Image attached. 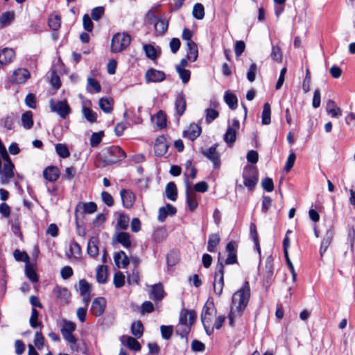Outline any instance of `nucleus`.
Returning a JSON list of instances; mask_svg holds the SVG:
<instances>
[{"label": "nucleus", "instance_id": "obj_18", "mask_svg": "<svg viewBox=\"0 0 355 355\" xmlns=\"http://www.w3.org/2000/svg\"><path fill=\"white\" fill-rule=\"evenodd\" d=\"M236 248L237 245L234 241H230L226 246V250L228 252L225 260L226 264H233L236 262Z\"/></svg>", "mask_w": 355, "mask_h": 355}, {"label": "nucleus", "instance_id": "obj_53", "mask_svg": "<svg viewBox=\"0 0 355 355\" xmlns=\"http://www.w3.org/2000/svg\"><path fill=\"white\" fill-rule=\"evenodd\" d=\"M125 282V275L121 272H116L114 277V284L116 287L120 288L123 286Z\"/></svg>", "mask_w": 355, "mask_h": 355}, {"label": "nucleus", "instance_id": "obj_27", "mask_svg": "<svg viewBox=\"0 0 355 355\" xmlns=\"http://www.w3.org/2000/svg\"><path fill=\"white\" fill-rule=\"evenodd\" d=\"M155 32L157 35H163L168 28V21L163 18H159L154 24Z\"/></svg>", "mask_w": 355, "mask_h": 355}, {"label": "nucleus", "instance_id": "obj_40", "mask_svg": "<svg viewBox=\"0 0 355 355\" xmlns=\"http://www.w3.org/2000/svg\"><path fill=\"white\" fill-rule=\"evenodd\" d=\"M83 114L85 118L90 123H94L96 121L97 114L95 112L87 107L85 106L83 107L82 109Z\"/></svg>", "mask_w": 355, "mask_h": 355}, {"label": "nucleus", "instance_id": "obj_25", "mask_svg": "<svg viewBox=\"0 0 355 355\" xmlns=\"http://www.w3.org/2000/svg\"><path fill=\"white\" fill-rule=\"evenodd\" d=\"M215 317V314H208L207 315H201V321L203 324L204 329L207 335L210 336L214 331V327L211 326V322Z\"/></svg>", "mask_w": 355, "mask_h": 355}, {"label": "nucleus", "instance_id": "obj_26", "mask_svg": "<svg viewBox=\"0 0 355 355\" xmlns=\"http://www.w3.org/2000/svg\"><path fill=\"white\" fill-rule=\"evenodd\" d=\"M218 103L216 101H214V102H211V106L212 107L206 109V110H205L206 121L207 123H211L212 121H214L218 116V115H219L218 112L215 110V108L216 107H218Z\"/></svg>", "mask_w": 355, "mask_h": 355}, {"label": "nucleus", "instance_id": "obj_48", "mask_svg": "<svg viewBox=\"0 0 355 355\" xmlns=\"http://www.w3.org/2000/svg\"><path fill=\"white\" fill-rule=\"evenodd\" d=\"M38 311L35 309V308H33L31 310V315L29 320V322L31 327L34 329L37 328L38 326L41 324V323L38 322Z\"/></svg>", "mask_w": 355, "mask_h": 355}, {"label": "nucleus", "instance_id": "obj_33", "mask_svg": "<svg viewBox=\"0 0 355 355\" xmlns=\"http://www.w3.org/2000/svg\"><path fill=\"white\" fill-rule=\"evenodd\" d=\"M49 26L53 30L57 31L61 25V17L58 14H51L49 17Z\"/></svg>", "mask_w": 355, "mask_h": 355}, {"label": "nucleus", "instance_id": "obj_2", "mask_svg": "<svg viewBox=\"0 0 355 355\" xmlns=\"http://www.w3.org/2000/svg\"><path fill=\"white\" fill-rule=\"evenodd\" d=\"M14 167L6 148L0 141V178L3 184L8 183L13 178Z\"/></svg>", "mask_w": 355, "mask_h": 355}, {"label": "nucleus", "instance_id": "obj_6", "mask_svg": "<svg viewBox=\"0 0 355 355\" xmlns=\"http://www.w3.org/2000/svg\"><path fill=\"white\" fill-rule=\"evenodd\" d=\"M49 106L51 112L58 114L62 119H65L71 113V108L66 100L55 101L51 99Z\"/></svg>", "mask_w": 355, "mask_h": 355}, {"label": "nucleus", "instance_id": "obj_60", "mask_svg": "<svg viewBox=\"0 0 355 355\" xmlns=\"http://www.w3.org/2000/svg\"><path fill=\"white\" fill-rule=\"evenodd\" d=\"M191 347L193 352H204L205 349V344L198 340H193L191 342Z\"/></svg>", "mask_w": 355, "mask_h": 355}, {"label": "nucleus", "instance_id": "obj_54", "mask_svg": "<svg viewBox=\"0 0 355 355\" xmlns=\"http://www.w3.org/2000/svg\"><path fill=\"white\" fill-rule=\"evenodd\" d=\"M103 135L102 132L93 133L90 138V145L92 147L97 146L101 141Z\"/></svg>", "mask_w": 355, "mask_h": 355}, {"label": "nucleus", "instance_id": "obj_3", "mask_svg": "<svg viewBox=\"0 0 355 355\" xmlns=\"http://www.w3.org/2000/svg\"><path fill=\"white\" fill-rule=\"evenodd\" d=\"M196 318V313L195 311L187 309L181 311L177 331H180V334L182 338L186 337L189 334Z\"/></svg>", "mask_w": 355, "mask_h": 355}, {"label": "nucleus", "instance_id": "obj_21", "mask_svg": "<svg viewBox=\"0 0 355 355\" xmlns=\"http://www.w3.org/2000/svg\"><path fill=\"white\" fill-rule=\"evenodd\" d=\"M223 275H224V266L222 263H220L217 266V270L215 273L214 281V288H222L224 286L223 282Z\"/></svg>", "mask_w": 355, "mask_h": 355}, {"label": "nucleus", "instance_id": "obj_8", "mask_svg": "<svg viewBox=\"0 0 355 355\" xmlns=\"http://www.w3.org/2000/svg\"><path fill=\"white\" fill-rule=\"evenodd\" d=\"M240 123L237 119H233L232 125H230L225 134L224 135V140L227 144H232L236 139V132L239 129Z\"/></svg>", "mask_w": 355, "mask_h": 355}, {"label": "nucleus", "instance_id": "obj_39", "mask_svg": "<svg viewBox=\"0 0 355 355\" xmlns=\"http://www.w3.org/2000/svg\"><path fill=\"white\" fill-rule=\"evenodd\" d=\"M153 120L156 124V125L159 128L162 129L166 127V114L162 112L159 111L153 118Z\"/></svg>", "mask_w": 355, "mask_h": 355}, {"label": "nucleus", "instance_id": "obj_9", "mask_svg": "<svg viewBox=\"0 0 355 355\" xmlns=\"http://www.w3.org/2000/svg\"><path fill=\"white\" fill-rule=\"evenodd\" d=\"M30 72L27 69L19 68L13 71L11 80L17 84H22L30 78Z\"/></svg>", "mask_w": 355, "mask_h": 355}, {"label": "nucleus", "instance_id": "obj_34", "mask_svg": "<svg viewBox=\"0 0 355 355\" xmlns=\"http://www.w3.org/2000/svg\"><path fill=\"white\" fill-rule=\"evenodd\" d=\"M80 254L81 249L80 245L76 242H72L69 245V251L67 252V256L69 258H78L80 256Z\"/></svg>", "mask_w": 355, "mask_h": 355}, {"label": "nucleus", "instance_id": "obj_50", "mask_svg": "<svg viewBox=\"0 0 355 355\" xmlns=\"http://www.w3.org/2000/svg\"><path fill=\"white\" fill-rule=\"evenodd\" d=\"M76 325L74 322L64 320L62 321V327L61 332H73L76 330Z\"/></svg>", "mask_w": 355, "mask_h": 355}, {"label": "nucleus", "instance_id": "obj_45", "mask_svg": "<svg viewBox=\"0 0 355 355\" xmlns=\"http://www.w3.org/2000/svg\"><path fill=\"white\" fill-rule=\"evenodd\" d=\"M55 150L58 155L62 158H67L70 155V153L67 146L62 144L55 145Z\"/></svg>", "mask_w": 355, "mask_h": 355}, {"label": "nucleus", "instance_id": "obj_41", "mask_svg": "<svg viewBox=\"0 0 355 355\" xmlns=\"http://www.w3.org/2000/svg\"><path fill=\"white\" fill-rule=\"evenodd\" d=\"M193 16L197 19H202L205 17V8L202 4L196 3L193 8Z\"/></svg>", "mask_w": 355, "mask_h": 355}, {"label": "nucleus", "instance_id": "obj_13", "mask_svg": "<svg viewBox=\"0 0 355 355\" xmlns=\"http://www.w3.org/2000/svg\"><path fill=\"white\" fill-rule=\"evenodd\" d=\"M145 78L147 83L161 82L164 80L165 74L162 71L150 69L146 71Z\"/></svg>", "mask_w": 355, "mask_h": 355}, {"label": "nucleus", "instance_id": "obj_22", "mask_svg": "<svg viewBox=\"0 0 355 355\" xmlns=\"http://www.w3.org/2000/svg\"><path fill=\"white\" fill-rule=\"evenodd\" d=\"M114 263L119 268H125L130 263V259L123 251L116 253L114 256Z\"/></svg>", "mask_w": 355, "mask_h": 355}, {"label": "nucleus", "instance_id": "obj_63", "mask_svg": "<svg viewBox=\"0 0 355 355\" xmlns=\"http://www.w3.org/2000/svg\"><path fill=\"white\" fill-rule=\"evenodd\" d=\"M272 205V199L269 196H263L262 198L261 210L263 213H266Z\"/></svg>", "mask_w": 355, "mask_h": 355}, {"label": "nucleus", "instance_id": "obj_28", "mask_svg": "<svg viewBox=\"0 0 355 355\" xmlns=\"http://www.w3.org/2000/svg\"><path fill=\"white\" fill-rule=\"evenodd\" d=\"M166 196L171 201H175L177 199V187L174 182H171L167 184L165 189Z\"/></svg>", "mask_w": 355, "mask_h": 355}, {"label": "nucleus", "instance_id": "obj_35", "mask_svg": "<svg viewBox=\"0 0 355 355\" xmlns=\"http://www.w3.org/2000/svg\"><path fill=\"white\" fill-rule=\"evenodd\" d=\"M220 240L219 236L216 234L209 235L207 243V250L210 252H214L216 247L220 243Z\"/></svg>", "mask_w": 355, "mask_h": 355}, {"label": "nucleus", "instance_id": "obj_46", "mask_svg": "<svg viewBox=\"0 0 355 355\" xmlns=\"http://www.w3.org/2000/svg\"><path fill=\"white\" fill-rule=\"evenodd\" d=\"M270 57L274 61L277 62H282V53L281 49L278 46H272Z\"/></svg>", "mask_w": 355, "mask_h": 355}, {"label": "nucleus", "instance_id": "obj_58", "mask_svg": "<svg viewBox=\"0 0 355 355\" xmlns=\"http://www.w3.org/2000/svg\"><path fill=\"white\" fill-rule=\"evenodd\" d=\"M261 186L263 189L268 192H271L274 189L273 181L270 178H266L261 182Z\"/></svg>", "mask_w": 355, "mask_h": 355}, {"label": "nucleus", "instance_id": "obj_42", "mask_svg": "<svg viewBox=\"0 0 355 355\" xmlns=\"http://www.w3.org/2000/svg\"><path fill=\"white\" fill-rule=\"evenodd\" d=\"M63 338L71 344V349L72 350H78L76 346L77 339L73 335V332H61Z\"/></svg>", "mask_w": 355, "mask_h": 355}, {"label": "nucleus", "instance_id": "obj_14", "mask_svg": "<svg viewBox=\"0 0 355 355\" xmlns=\"http://www.w3.org/2000/svg\"><path fill=\"white\" fill-rule=\"evenodd\" d=\"M187 188V202L191 211H193L198 206L197 196L194 191H191V184L185 181Z\"/></svg>", "mask_w": 355, "mask_h": 355}, {"label": "nucleus", "instance_id": "obj_29", "mask_svg": "<svg viewBox=\"0 0 355 355\" xmlns=\"http://www.w3.org/2000/svg\"><path fill=\"white\" fill-rule=\"evenodd\" d=\"M98 239L97 237H92L87 245V252L91 257H95L98 253Z\"/></svg>", "mask_w": 355, "mask_h": 355}, {"label": "nucleus", "instance_id": "obj_64", "mask_svg": "<svg viewBox=\"0 0 355 355\" xmlns=\"http://www.w3.org/2000/svg\"><path fill=\"white\" fill-rule=\"evenodd\" d=\"M87 85L88 87H92L96 93L100 92L101 90V87L99 83L94 78H89L87 79Z\"/></svg>", "mask_w": 355, "mask_h": 355}, {"label": "nucleus", "instance_id": "obj_11", "mask_svg": "<svg viewBox=\"0 0 355 355\" xmlns=\"http://www.w3.org/2000/svg\"><path fill=\"white\" fill-rule=\"evenodd\" d=\"M15 53L13 49L4 48L0 51V66H5L13 61Z\"/></svg>", "mask_w": 355, "mask_h": 355}, {"label": "nucleus", "instance_id": "obj_23", "mask_svg": "<svg viewBox=\"0 0 355 355\" xmlns=\"http://www.w3.org/2000/svg\"><path fill=\"white\" fill-rule=\"evenodd\" d=\"M122 343L126 345L129 349L134 351H139L141 349V345L134 338L131 336H123L121 339Z\"/></svg>", "mask_w": 355, "mask_h": 355}, {"label": "nucleus", "instance_id": "obj_38", "mask_svg": "<svg viewBox=\"0 0 355 355\" xmlns=\"http://www.w3.org/2000/svg\"><path fill=\"white\" fill-rule=\"evenodd\" d=\"M21 122L23 126L26 129H30L33 125V113L31 111H27L21 116Z\"/></svg>", "mask_w": 355, "mask_h": 355}, {"label": "nucleus", "instance_id": "obj_5", "mask_svg": "<svg viewBox=\"0 0 355 355\" xmlns=\"http://www.w3.org/2000/svg\"><path fill=\"white\" fill-rule=\"evenodd\" d=\"M130 37L125 33L115 34L111 42V51L119 53L126 49L130 43Z\"/></svg>", "mask_w": 355, "mask_h": 355}, {"label": "nucleus", "instance_id": "obj_31", "mask_svg": "<svg viewBox=\"0 0 355 355\" xmlns=\"http://www.w3.org/2000/svg\"><path fill=\"white\" fill-rule=\"evenodd\" d=\"M175 108L178 115L184 114L186 109V101L182 94H178L175 100Z\"/></svg>", "mask_w": 355, "mask_h": 355}, {"label": "nucleus", "instance_id": "obj_59", "mask_svg": "<svg viewBox=\"0 0 355 355\" xmlns=\"http://www.w3.org/2000/svg\"><path fill=\"white\" fill-rule=\"evenodd\" d=\"M295 158H296L295 154L293 152H291L286 160V165L284 167V170L286 172H289L291 171V169L292 168V167L293 166L295 161Z\"/></svg>", "mask_w": 355, "mask_h": 355}, {"label": "nucleus", "instance_id": "obj_24", "mask_svg": "<svg viewBox=\"0 0 355 355\" xmlns=\"http://www.w3.org/2000/svg\"><path fill=\"white\" fill-rule=\"evenodd\" d=\"M187 57L191 62H194L197 60L198 55V51L196 44L194 42H189L187 43Z\"/></svg>", "mask_w": 355, "mask_h": 355}, {"label": "nucleus", "instance_id": "obj_56", "mask_svg": "<svg viewBox=\"0 0 355 355\" xmlns=\"http://www.w3.org/2000/svg\"><path fill=\"white\" fill-rule=\"evenodd\" d=\"M129 224V218L125 215H120L118 221H117V225L121 229V230H126L128 227Z\"/></svg>", "mask_w": 355, "mask_h": 355}, {"label": "nucleus", "instance_id": "obj_15", "mask_svg": "<svg viewBox=\"0 0 355 355\" xmlns=\"http://www.w3.org/2000/svg\"><path fill=\"white\" fill-rule=\"evenodd\" d=\"M121 198L124 207H132L135 201V196L132 191L128 189H122L120 192Z\"/></svg>", "mask_w": 355, "mask_h": 355}, {"label": "nucleus", "instance_id": "obj_30", "mask_svg": "<svg viewBox=\"0 0 355 355\" xmlns=\"http://www.w3.org/2000/svg\"><path fill=\"white\" fill-rule=\"evenodd\" d=\"M113 99L103 97L99 100V107L105 113H110L112 110Z\"/></svg>", "mask_w": 355, "mask_h": 355}, {"label": "nucleus", "instance_id": "obj_55", "mask_svg": "<svg viewBox=\"0 0 355 355\" xmlns=\"http://www.w3.org/2000/svg\"><path fill=\"white\" fill-rule=\"evenodd\" d=\"M165 295L164 290H150L149 297L152 300H161Z\"/></svg>", "mask_w": 355, "mask_h": 355}, {"label": "nucleus", "instance_id": "obj_4", "mask_svg": "<svg viewBox=\"0 0 355 355\" xmlns=\"http://www.w3.org/2000/svg\"><path fill=\"white\" fill-rule=\"evenodd\" d=\"M102 155L106 165L116 163L126 157L125 153L118 146H113L105 150Z\"/></svg>", "mask_w": 355, "mask_h": 355}, {"label": "nucleus", "instance_id": "obj_61", "mask_svg": "<svg viewBox=\"0 0 355 355\" xmlns=\"http://www.w3.org/2000/svg\"><path fill=\"white\" fill-rule=\"evenodd\" d=\"M245 44L243 41H237L234 45V52L236 57H239L245 51Z\"/></svg>", "mask_w": 355, "mask_h": 355}, {"label": "nucleus", "instance_id": "obj_20", "mask_svg": "<svg viewBox=\"0 0 355 355\" xmlns=\"http://www.w3.org/2000/svg\"><path fill=\"white\" fill-rule=\"evenodd\" d=\"M201 133V128L196 124H191L188 128L184 131V136L190 140H195Z\"/></svg>", "mask_w": 355, "mask_h": 355}, {"label": "nucleus", "instance_id": "obj_16", "mask_svg": "<svg viewBox=\"0 0 355 355\" xmlns=\"http://www.w3.org/2000/svg\"><path fill=\"white\" fill-rule=\"evenodd\" d=\"M203 155L212 162L214 166L218 168L220 165L219 154L216 151V146H214L202 151Z\"/></svg>", "mask_w": 355, "mask_h": 355}, {"label": "nucleus", "instance_id": "obj_32", "mask_svg": "<svg viewBox=\"0 0 355 355\" xmlns=\"http://www.w3.org/2000/svg\"><path fill=\"white\" fill-rule=\"evenodd\" d=\"M224 99L230 109L234 110L237 107L238 99L234 94L230 92H226L224 96Z\"/></svg>", "mask_w": 355, "mask_h": 355}, {"label": "nucleus", "instance_id": "obj_49", "mask_svg": "<svg viewBox=\"0 0 355 355\" xmlns=\"http://www.w3.org/2000/svg\"><path fill=\"white\" fill-rule=\"evenodd\" d=\"M176 71L184 83H186L189 80L191 76L190 71L182 68L181 67H176Z\"/></svg>", "mask_w": 355, "mask_h": 355}, {"label": "nucleus", "instance_id": "obj_10", "mask_svg": "<svg viewBox=\"0 0 355 355\" xmlns=\"http://www.w3.org/2000/svg\"><path fill=\"white\" fill-rule=\"evenodd\" d=\"M96 210L97 206L96 203L93 202H80L76 207V213H80L82 215L91 214L96 212Z\"/></svg>", "mask_w": 355, "mask_h": 355}, {"label": "nucleus", "instance_id": "obj_52", "mask_svg": "<svg viewBox=\"0 0 355 355\" xmlns=\"http://www.w3.org/2000/svg\"><path fill=\"white\" fill-rule=\"evenodd\" d=\"M14 257L17 261L28 263L29 257L25 252H21L19 250H15L14 252Z\"/></svg>", "mask_w": 355, "mask_h": 355}, {"label": "nucleus", "instance_id": "obj_62", "mask_svg": "<svg viewBox=\"0 0 355 355\" xmlns=\"http://www.w3.org/2000/svg\"><path fill=\"white\" fill-rule=\"evenodd\" d=\"M44 338L41 331H37L35 335L34 344L37 349H41L44 345Z\"/></svg>", "mask_w": 355, "mask_h": 355}, {"label": "nucleus", "instance_id": "obj_37", "mask_svg": "<svg viewBox=\"0 0 355 355\" xmlns=\"http://www.w3.org/2000/svg\"><path fill=\"white\" fill-rule=\"evenodd\" d=\"M116 241L123 247L128 248L131 245L130 234L127 232H120L116 234Z\"/></svg>", "mask_w": 355, "mask_h": 355}, {"label": "nucleus", "instance_id": "obj_19", "mask_svg": "<svg viewBox=\"0 0 355 355\" xmlns=\"http://www.w3.org/2000/svg\"><path fill=\"white\" fill-rule=\"evenodd\" d=\"M43 177L49 182H55L60 177V170L56 166H48L43 171Z\"/></svg>", "mask_w": 355, "mask_h": 355}, {"label": "nucleus", "instance_id": "obj_43", "mask_svg": "<svg viewBox=\"0 0 355 355\" xmlns=\"http://www.w3.org/2000/svg\"><path fill=\"white\" fill-rule=\"evenodd\" d=\"M107 270L105 266H101L96 271V279L99 283H105L107 279Z\"/></svg>", "mask_w": 355, "mask_h": 355}, {"label": "nucleus", "instance_id": "obj_44", "mask_svg": "<svg viewBox=\"0 0 355 355\" xmlns=\"http://www.w3.org/2000/svg\"><path fill=\"white\" fill-rule=\"evenodd\" d=\"M14 18V14L12 12H5L3 13L0 17V28L10 24Z\"/></svg>", "mask_w": 355, "mask_h": 355}, {"label": "nucleus", "instance_id": "obj_57", "mask_svg": "<svg viewBox=\"0 0 355 355\" xmlns=\"http://www.w3.org/2000/svg\"><path fill=\"white\" fill-rule=\"evenodd\" d=\"M162 336L164 339H169L173 333V327L171 326L162 325L160 327Z\"/></svg>", "mask_w": 355, "mask_h": 355}, {"label": "nucleus", "instance_id": "obj_17", "mask_svg": "<svg viewBox=\"0 0 355 355\" xmlns=\"http://www.w3.org/2000/svg\"><path fill=\"white\" fill-rule=\"evenodd\" d=\"M105 307V299L103 297H97L92 302L91 311L93 315L100 316L103 313Z\"/></svg>", "mask_w": 355, "mask_h": 355}, {"label": "nucleus", "instance_id": "obj_7", "mask_svg": "<svg viewBox=\"0 0 355 355\" xmlns=\"http://www.w3.org/2000/svg\"><path fill=\"white\" fill-rule=\"evenodd\" d=\"M244 185L250 191L253 190L258 181V174L252 166L245 167L243 173Z\"/></svg>", "mask_w": 355, "mask_h": 355}, {"label": "nucleus", "instance_id": "obj_47", "mask_svg": "<svg viewBox=\"0 0 355 355\" xmlns=\"http://www.w3.org/2000/svg\"><path fill=\"white\" fill-rule=\"evenodd\" d=\"M131 332L137 338H140L142 336L143 324L141 321H137L132 324Z\"/></svg>", "mask_w": 355, "mask_h": 355}, {"label": "nucleus", "instance_id": "obj_36", "mask_svg": "<svg viewBox=\"0 0 355 355\" xmlns=\"http://www.w3.org/2000/svg\"><path fill=\"white\" fill-rule=\"evenodd\" d=\"M270 105L268 103L263 105V112L261 114V122L263 125H268L270 123Z\"/></svg>", "mask_w": 355, "mask_h": 355}, {"label": "nucleus", "instance_id": "obj_1", "mask_svg": "<svg viewBox=\"0 0 355 355\" xmlns=\"http://www.w3.org/2000/svg\"><path fill=\"white\" fill-rule=\"evenodd\" d=\"M250 290H238L232 296V308L229 315L230 324H234V320L241 317L249 302Z\"/></svg>", "mask_w": 355, "mask_h": 355}, {"label": "nucleus", "instance_id": "obj_51", "mask_svg": "<svg viewBox=\"0 0 355 355\" xmlns=\"http://www.w3.org/2000/svg\"><path fill=\"white\" fill-rule=\"evenodd\" d=\"M146 55L150 59H155L157 58V51L155 47L150 44H146L144 46Z\"/></svg>", "mask_w": 355, "mask_h": 355}, {"label": "nucleus", "instance_id": "obj_12", "mask_svg": "<svg viewBox=\"0 0 355 355\" xmlns=\"http://www.w3.org/2000/svg\"><path fill=\"white\" fill-rule=\"evenodd\" d=\"M168 143L164 136H159L155 141L154 149L157 156H163L167 152Z\"/></svg>", "mask_w": 355, "mask_h": 355}]
</instances>
